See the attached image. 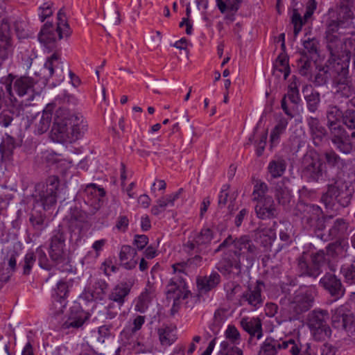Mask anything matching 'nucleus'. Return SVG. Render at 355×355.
<instances>
[{
  "label": "nucleus",
  "mask_w": 355,
  "mask_h": 355,
  "mask_svg": "<svg viewBox=\"0 0 355 355\" xmlns=\"http://www.w3.org/2000/svg\"><path fill=\"white\" fill-rule=\"evenodd\" d=\"M87 126L82 116L60 107L54 114L50 138L58 143H72L83 137Z\"/></svg>",
  "instance_id": "obj_1"
},
{
  "label": "nucleus",
  "mask_w": 355,
  "mask_h": 355,
  "mask_svg": "<svg viewBox=\"0 0 355 355\" xmlns=\"http://www.w3.org/2000/svg\"><path fill=\"white\" fill-rule=\"evenodd\" d=\"M343 22L340 20L332 21L325 33L326 46L334 62L342 59H344L343 61H349V54L355 42L345 37V33L343 31Z\"/></svg>",
  "instance_id": "obj_2"
},
{
  "label": "nucleus",
  "mask_w": 355,
  "mask_h": 355,
  "mask_svg": "<svg viewBox=\"0 0 355 355\" xmlns=\"http://www.w3.org/2000/svg\"><path fill=\"white\" fill-rule=\"evenodd\" d=\"M354 193V189L350 183L333 179L327 184V191L322 194L320 202L327 209H334L336 203L346 208L350 205Z\"/></svg>",
  "instance_id": "obj_3"
},
{
  "label": "nucleus",
  "mask_w": 355,
  "mask_h": 355,
  "mask_svg": "<svg viewBox=\"0 0 355 355\" xmlns=\"http://www.w3.org/2000/svg\"><path fill=\"white\" fill-rule=\"evenodd\" d=\"M321 208L315 205L299 202L295 208V215L300 218L302 225L306 230L314 228L317 233L325 228V222L332 219V216H321Z\"/></svg>",
  "instance_id": "obj_4"
},
{
  "label": "nucleus",
  "mask_w": 355,
  "mask_h": 355,
  "mask_svg": "<svg viewBox=\"0 0 355 355\" xmlns=\"http://www.w3.org/2000/svg\"><path fill=\"white\" fill-rule=\"evenodd\" d=\"M329 318L327 310L314 309L309 313L306 324L314 340L326 342L331 338V329L328 324Z\"/></svg>",
  "instance_id": "obj_5"
},
{
  "label": "nucleus",
  "mask_w": 355,
  "mask_h": 355,
  "mask_svg": "<svg viewBox=\"0 0 355 355\" xmlns=\"http://www.w3.org/2000/svg\"><path fill=\"white\" fill-rule=\"evenodd\" d=\"M60 179L58 176H49L46 183H39L35 186L36 198L40 201L43 209H48L55 205L58 194L60 193Z\"/></svg>",
  "instance_id": "obj_6"
},
{
  "label": "nucleus",
  "mask_w": 355,
  "mask_h": 355,
  "mask_svg": "<svg viewBox=\"0 0 355 355\" xmlns=\"http://www.w3.org/2000/svg\"><path fill=\"white\" fill-rule=\"evenodd\" d=\"M311 265H309L304 252L297 259L300 277H309L315 279L322 272L321 267L329 261L324 250H320L311 256Z\"/></svg>",
  "instance_id": "obj_7"
},
{
  "label": "nucleus",
  "mask_w": 355,
  "mask_h": 355,
  "mask_svg": "<svg viewBox=\"0 0 355 355\" xmlns=\"http://www.w3.org/2000/svg\"><path fill=\"white\" fill-rule=\"evenodd\" d=\"M331 321L335 328L345 331L351 340H355V317L345 305L335 309Z\"/></svg>",
  "instance_id": "obj_8"
},
{
  "label": "nucleus",
  "mask_w": 355,
  "mask_h": 355,
  "mask_svg": "<svg viewBox=\"0 0 355 355\" xmlns=\"http://www.w3.org/2000/svg\"><path fill=\"white\" fill-rule=\"evenodd\" d=\"M65 240L64 227L61 225H58V227L52 232L49 250L51 260L56 263H62L66 260Z\"/></svg>",
  "instance_id": "obj_9"
},
{
  "label": "nucleus",
  "mask_w": 355,
  "mask_h": 355,
  "mask_svg": "<svg viewBox=\"0 0 355 355\" xmlns=\"http://www.w3.org/2000/svg\"><path fill=\"white\" fill-rule=\"evenodd\" d=\"M320 284L336 300L342 297L345 293V288L340 280L335 274L327 272L320 278Z\"/></svg>",
  "instance_id": "obj_10"
},
{
  "label": "nucleus",
  "mask_w": 355,
  "mask_h": 355,
  "mask_svg": "<svg viewBox=\"0 0 355 355\" xmlns=\"http://www.w3.org/2000/svg\"><path fill=\"white\" fill-rule=\"evenodd\" d=\"M217 268L225 275L230 274L239 275L241 272V257L234 255L233 251L229 250L224 253Z\"/></svg>",
  "instance_id": "obj_11"
},
{
  "label": "nucleus",
  "mask_w": 355,
  "mask_h": 355,
  "mask_svg": "<svg viewBox=\"0 0 355 355\" xmlns=\"http://www.w3.org/2000/svg\"><path fill=\"white\" fill-rule=\"evenodd\" d=\"M302 174L308 182H318L323 175L322 163L311 157H305Z\"/></svg>",
  "instance_id": "obj_12"
},
{
  "label": "nucleus",
  "mask_w": 355,
  "mask_h": 355,
  "mask_svg": "<svg viewBox=\"0 0 355 355\" xmlns=\"http://www.w3.org/2000/svg\"><path fill=\"white\" fill-rule=\"evenodd\" d=\"M314 297L309 292H299L295 294L289 303V309L296 315L307 311L313 304Z\"/></svg>",
  "instance_id": "obj_13"
},
{
  "label": "nucleus",
  "mask_w": 355,
  "mask_h": 355,
  "mask_svg": "<svg viewBox=\"0 0 355 355\" xmlns=\"http://www.w3.org/2000/svg\"><path fill=\"white\" fill-rule=\"evenodd\" d=\"M35 82L33 78L21 76L13 83V89L21 97L26 96V100L33 101L37 92H35L34 86Z\"/></svg>",
  "instance_id": "obj_14"
},
{
  "label": "nucleus",
  "mask_w": 355,
  "mask_h": 355,
  "mask_svg": "<svg viewBox=\"0 0 355 355\" xmlns=\"http://www.w3.org/2000/svg\"><path fill=\"white\" fill-rule=\"evenodd\" d=\"M331 79L333 87L352 82L349 76V61H338L333 64Z\"/></svg>",
  "instance_id": "obj_15"
},
{
  "label": "nucleus",
  "mask_w": 355,
  "mask_h": 355,
  "mask_svg": "<svg viewBox=\"0 0 355 355\" xmlns=\"http://www.w3.org/2000/svg\"><path fill=\"white\" fill-rule=\"evenodd\" d=\"M349 227V223L343 218L335 219L329 230V234L326 236L322 233H317V236L321 240L327 241L333 239H341L347 232Z\"/></svg>",
  "instance_id": "obj_16"
},
{
  "label": "nucleus",
  "mask_w": 355,
  "mask_h": 355,
  "mask_svg": "<svg viewBox=\"0 0 355 355\" xmlns=\"http://www.w3.org/2000/svg\"><path fill=\"white\" fill-rule=\"evenodd\" d=\"M254 209L257 217L263 220L276 218L278 214L274 200L271 196L257 202Z\"/></svg>",
  "instance_id": "obj_17"
},
{
  "label": "nucleus",
  "mask_w": 355,
  "mask_h": 355,
  "mask_svg": "<svg viewBox=\"0 0 355 355\" xmlns=\"http://www.w3.org/2000/svg\"><path fill=\"white\" fill-rule=\"evenodd\" d=\"M11 46L10 24L8 20L3 18L0 21V59L4 60L8 58Z\"/></svg>",
  "instance_id": "obj_18"
},
{
  "label": "nucleus",
  "mask_w": 355,
  "mask_h": 355,
  "mask_svg": "<svg viewBox=\"0 0 355 355\" xmlns=\"http://www.w3.org/2000/svg\"><path fill=\"white\" fill-rule=\"evenodd\" d=\"M246 250L248 252L247 258L253 260L257 252V248L253 243L248 235H243L239 238H236L235 248L233 250L234 255L240 257L245 254L243 250Z\"/></svg>",
  "instance_id": "obj_19"
},
{
  "label": "nucleus",
  "mask_w": 355,
  "mask_h": 355,
  "mask_svg": "<svg viewBox=\"0 0 355 355\" xmlns=\"http://www.w3.org/2000/svg\"><path fill=\"white\" fill-rule=\"evenodd\" d=\"M307 124L314 145L315 146H320L327 135L326 128L322 125L319 119L316 117H309L307 120Z\"/></svg>",
  "instance_id": "obj_20"
},
{
  "label": "nucleus",
  "mask_w": 355,
  "mask_h": 355,
  "mask_svg": "<svg viewBox=\"0 0 355 355\" xmlns=\"http://www.w3.org/2000/svg\"><path fill=\"white\" fill-rule=\"evenodd\" d=\"M288 178H283L277 182L275 189V197L278 203L283 207H288L291 201L292 195L288 186L289 183Z\"/></svg>",
  "instance_id": "obj_21"
},
{
  "label": "nucleus",
  "mask_w": 355,
  "mask_h": 355,
  "mask_svg": "<svg viewBox=\"0 0 355 355\" xmlns=\"http://www.w3.org/2000/svg\"><path fill=\"white\" fill-rule=\"evenodd\" d=\"M191 294L189 291H180L174 284L167 288V300H173V303L171 309L170 314L173 316L179 311L181 304V300H185Z\"/></svg>",
  "instance_id": "obj_22"
},
{
  "label": "nucleus",
  "mask_w": 355,
  "mask_h": 355,
  "mask_svg": "<svg viewBox=\"0 0 355 355\" xmlns=\"http://www.w3.org/2000/svg\"><path fill=\"white\" fill-rule=\"evenodd\" d=\"M55 107V103H49L44 109L38 122L35 123L36 131L38 134L42 135L46 132L52 122L53 112Z\"/></svg>",
  "instance_id": "obj_23"
},
{
  "label": "nucleus",
  "mask_w": 355,
  "mask_h": 355,
  "mask_svg": "<svg viewBox=\"0 0 355 355\" xmlns=\"http://www.w3.org/2000/svg\"><path fill=\"white\" fill-rule=\"evenodd\" d=\"M58 33L52 23L46 22L40 31L38 39L47 48H52L57 40Z\"/></svg>",
  "instance_id": "obj_24"
},
{
  "label": "nucleus",
  "mask_w": 355,
  "mask_h": 355,
  "mask_svg": "<svg viewBox=\"0 0 355 355\" xmlns=\"http://www.w3.org/2000/svg\"><path fill=\"white\" fill-rule=\"evenodd\" d=\"M137 251L130 245H123L119 253V259L121 264L128 270L135 268L137 264V259H135Z\"/></svg>",
  "instance_id": "obj_25"
},
{
  "label": "nucleus",
  "mask_w": 355,
  "mask_h": 355,
  "mask_svg": "<svg viewBox=\"0 0 355 355\" xmlns=\"http://www.w3.org/2000/svg\"><path fill=\"white\" fill-rule=\"evenodd\" d=\"M108 284L102 279L94 278L91 282V286L88 288L87 294L90 295V299L93 300L103 298L104 295L107 290Z\"/></svg>",
  "instance_id": "obj_26"
},
{
  "label": "nucleus",
  "mask_w": 355,
  "mask_h": 355,
  "mask_svg": "<svg viewBox=\"0 0 355 355\" xmlns=\"http://www.w3.org/2000/svg\"><path fill=\"white\" fill-rule=\"evenodd\" d=\"M241 324L243 329L246 331L250 335V338L249 342L251 341L252 337H257L260 339L262 336V324L259 318H252L250 321L246 318H243L241 321Z\"/></svg>",
  "instance_id": "obj_27"
},
{
  "label": "nucleus",
  "mask_w": 355,
  "mask_h": 355,
  "mask_svg": "<svg viewBox=\"0 0 355 355\" xmlns=\"http://www.w3.org/2000/svg\"><path fill=\"white\" fill-rule=\"evenodd\" d=\"M56 295L54 297L53 306L55 309V313L58 315L63 312L64 298L68 293V286L66 282L60 281L57 284Z\"/></svg>",
  "instance_id": "obj_28"
},
{
  "label": "nucleus",
  "mask_w": 355,
  "mask_h": 355,
  "mask_svg": "<svg viewBox=\"0 0 355 355\" xmlns=\"http://www.w3.org/2000/svg\"><path fill=\"white\" fill-rule=\"evenodd\" d=\"M220 276L216 272H212L209 275H205L197 279L198 287L200 291L208 292L220 283Z\"/></svg>",
  "instance_id": "obj_29"
},
{
  "label": "nucleus",
  "mask_w": 355,
  "mask_h": 355,
  "mask_svg": "<svg viewBox=\"0 0 355 355\" xmlns=\"http://www.w3.org/2000/svg\"><path fill=\"white\" fill-rule=\"evenodd\" d=\"M130 291V286L126 282L121 283L116 286L110 294L109 295V300L114 302H116L119 306H121Z\"/></svg>",
  "instance_id": "obj_30"
},
{
  "label": "nucleus",
  "mask_w": 355,
  "mask_h": 355,
  "mask_svg": "<svg viewBox=\"0 0 355 355\" xmlns=\"http://www.w3.org/2000/svg\"><path fill=\"white\" fill-rule=\"evenodd\" d=\"M105 25L107 28L117 26L121 22L119 11L114 2L108 3L104 13Z\"/></svg>",
  "instance_id": "obj_31"
},
{
  "label": "nucleus",
  "mask_w": 355,
  "mask_h": 355,
  "mask_svg": "<svg viewBox=\"0 0 355 355\" xmlns=\"http://www.w3.org/2000/svg\"><path fill=\"white\" fill-rule=\"evenodd\" d=\"M263 286L262 282L257 281V285L252 290L248 289L246 292L243 293L242 297L248 301V304L253 306H257L262 302L261 300V288Z\"/></svg>",
  "instance_id": "obj_32"
},
{
  "label": "nucleus",
  "mask_w": 355,
  "mask_h": 355,
  "mask_svg": "<svg viewBox=\"0 0 355 355\" xmlns=\"http://www.w3.org/2000/svg\"><path fill=\"white\" fill-rule=\"evenodd\" d=\"M315 65V63L309 59L306 53H303L301 58L297 61V67L300 74L309 79L312 78L311 72Z\"/></svg>",
  "instance_id": "obj_33"
},
{
  "label": "nucleus",
  "mask_w": 355,
  "mask_h": 355,
  "mask_svg": "<svg viewBox=\"0 0 355 355\" xmlns=\"http://www.w3.org/2000/svg\"><path fill=\"white\" fill-rule=\"evenodd\" d=\"M332 67L322 66L318 69L315 74L310 79L315 86L320 87L326 85L329 80L331 78Z\"/></svg>",
  "instance_id": "obj_34"
},
{
  "label": "nucleus",
  "mask_w": 355,
  "mask_h": 355,
  "mask_svg": "<svg viewBox=\"0 0 355 355\" xmlns=\"http://www.w3.org/2000/svg\"><path fill=\"white\" fill-rule=\"evenodd\" d=\"M180 192V191L179 192L169 195L166 197H162L159 198L157 201V205L153 206V207L151 208V213L155 216H157L160 213L165 211L166 207L168 204L173 205L174 201L177 198H178Z\"/></svg>",
  "instance_id": "obj_35"
},
{
  "label": "nucleus",
  "mask_w": 355,
  "mask_h": 355,
  "mask_svg": "<svg viewBox=\"0 0 355 355\" xmlns=\"http://www.w3.org/2000/svg\"><path fill=\"white\" fill-rule=\"evenodd\" d=\"M15 148V142L14 138L7 135L2 141L0 145V153L1 154V160H10L13 150Z\"/></svg>",
  "instance_id": "obj_36"
},
{
  "label": "nucleus",
  "mask_w": 355,
  "mask_h": 355,
  "mask_svg": "<svg viewBox=\"0 0 355 355\" xmlns=\"http://www.w3.org/2000/svg\"><path fill=\"white\" fill-rule=\"evenodd\" d=\"M286 162L283 157H277L269 163L268 172L274 178L281 177L286 171Z\"/></svg>",
  "instance_id": "obj_37"
},
{
  "label": "nucleus",
  "mask_w": 355,
  "mask_h": 355,
  "mask_svg": "<svg viewBox=\"0 0 355 355\" xmlns=\"http://www.w3.org/2000/svg\"><path fill=\"white\" fill-rule=\"evenodd\" d=\"M213 239V232L209 228H203L194 236V241L200 252L203 246L209 245Z\"/></svg>",
  "instance_id": "obj_38"
},
{
  "label": "nucleus",
  "mask_w": 355,
  "mask_h": 355,
  "mask_svg": "<svg viewBox=\"0 0 355 355\" xmlns=\"http://www.w3.org/2000/svg\"><path fill=\"white\" fill-rule=\"evenodd\" d=\"M281 343L273 338H267L261 347L258 355H276Z\"/></svg>",
  "instance_id": "obj_39"
},
{
  "label": "nucleus",
  "mask_w": 355,
  "mask_h": 355,
  "mask_svg": "<svg viewBox=\"0 0 355 355\" xmlns=\"http://www.w3.org/2000/svg\"><path fill=\"white\" fill-rule=\"evenodd\" d=\"M46 215L44 211L33 209L31 213L29 221L33 227L38 231L42 230L45 226Z\"/></svg>",
  "instance_id": "obj_40"
},
{
  "label": "nucleus",
  "mask_w": 355,
  "mask_h": 355,
  "mask_svg": "<svg viewBox=\"0 0 355 355\" xmlns=\"http://www.w3.org/2000/svg\"><path fill=\"white\" fill-rule=\"evenodd\" d=\"M344 112L334 105H330L327 107L326 112L327 124L343 122Z\"/></svg>",
  "instance_id": "obj_41"
},
{
  "label": "nucleus",
  "mask_w": 355,
  "mask_h": 355,
  "mask_svg": "<svg viewBox=\"0 0 355 355\" xmlns=\"http://www.w3.org/2000/svg\"><path fill=\"white\" fill-rule=\"evenodd\" d=\"M217 6L222 13L227 11L236 12L243 0H216Z\"/></svg>",
  "instance_id": "obj_42"
},
{
  "label": "nucleus",
  "mask_w": 355,
  "mask_h": 355,
  "mask_svg": "<svg viewBox=\"0 0 355 355\" xmlns=\"http://www.w3.org/2000/svg\"><path fill=\"white\" fill-rule=\"evenodd\" d=\"M59 64H62L60 55L57 53H53L49 57L44 64V69L48 71V73L44 76L46 78L52 77L54 73V69L58 67Z\"/></svg>",
  "instance_id": "obj_43"
},
{
  "label": "nucleus",
  "mask_w": 355,
  "mask_h": 355,
  "mask_svg": "<svg viewBox=\"0 0 355 355\" xmlns=\"http://www.w3.org/2000/svg\"><path fill=\"white\" fill-rule=\"evenodd\" d=\"M343 123L348 129L354 130L350 135V138L352 139L355 140V110L354 109H347L345 111H344Z\"/></svg>",
  "instance_id": "obj_44"
},
{
  "label": "nucleus",
  "mask_w": 355,
  "mask_h": 355,
  "mask_svg": "<svg viewBox=\"0 0 355 355\" xmlns=\"http://www.w3.org/2000/svg\"><path fill=\"white\" fill-rule=\"evenodd\" d=\"M345 283L355 284V260L349 265L343 266L340 268Z\"/></svg>",
  "instance_id": "obj_45"
},
{
  "label": "nucleus",
  "mask_w": 355,
  "mask_h": 355,
  "mask_svg": "<svg viewBox=\"0 0 355 355\" xmlns=\"http://www.w3.org/2000/svg\"><path fill=\"white\" fill-rule=\"evenodd\" d=\"M349 135L342 137L333 139L331 142L336 146V148L345 154L349 153L353 148L352 143L349 141Z\"/></svg>",
  "instance_id": "obj_46"
},
{
  "label": "nucleus",
  "mask_w": 355,
  "mask_h": 355,
  "mask_svg": "<svg viewBox=\"0 0 355 355\" xmlns=\"http://www.w3.org/2000/svg\"><path fill=\"white\" fill-rule=\"evenodd\" d=\"M287 125L288 121L285 118H282L278 121L270 134V142L272 145L278 141L280 135L284 132Z\"/></svg>",
  "instance_id": "obj_47"
},
{
  "label": "nucleus",
  "mask_w": 355,
  "mask_h": 355,
  "mask_svg": "<svg viewBox=\"0 0 355 355\" xmlns=\"http://www.w3.org/2000/svg\"><path fill=\"white\" fill-rule=\"evenodd\" d=\"M268 190V186L265 182L257 181L254 187V190L252 192V200L254 202H258L262 198H267L268 196L266 195Z\"/></svg>",
  "instance_id": "obj_48"
},
{
  "label": "nucleus",
  "mask_w": 355,
  "mask_h": 355,
  "mask_svg": "<svg viewBox=\"0 0 355 355\" xmlns=\"http://www.w3.org/2000/svg\"><path fill=\"white\" fill-rule=\"evenodd\" d=\"M158 334L162 345H171L177 339L176 335L168 327L165 329H159Z\"/></svg>",
  "instance_id": "obj_49"
},
{
  "label": "nucleus",
  "mask_w": 355,
  "mask_h": 355,
  "mask_svg": "<svg viewBox=\"0 0 355 355\" xmlns=\"http://www.w3.org/2000/svg\"><path fill=\"white\" fill-rule=\"evenodd\" d=\"M218 355H243V354L240 348L224 340L220 345Z\"/></svg>",
  "instance_id": "obj_50"
},
{
  "label": "nucleus",
  "mask_w": 355,
  "mask_h": 355,
  "mask_svg": "<svg viewBox=\"0 0 355 355\" xmlns=\"http://www.w3.org/2000/svg\"><path fill=\"white\" fill-rule=\"evenodd\" d=\"M151 299V293L148 289H146L138 297V300L135 306L136 310L141 313L144 312L148 308Z\"/></svg>",
  "instance_id": "obj_51"
},
{
  "label": "nucleus",
  "mask_w": 355,
  "mask_h": 355,
  "mask_svg": "<svg viewBox=\"0 0 355 355\" xmlns=\"http://www.w3.org/2000/svg\"><path fill=\"white\" fill-rule=\"evenodd\" d=\"M275 67L280 72L284 73V78L286 80L291 72L287 55L281 53L276 60Z\"/></svg>",
  "instance_id": "obj_52"
},
{
  "label": "nucleus",
  "mask_w": 355,
  "mask_h": 355,
  "mask_svg": "<svg viewBox=\"0 0 355 355\" xmlns=\"http://www.w3.org/2000/svg\"><path fill=\"white\" fill-rule=\"evenodd\" d=\"M327 127L329 131L331 140L347 135L346 130L343 125L340 124V122L327 124Z\"/></svg>",
  "instance_id": "obj_53"
},
{
  "label": "nucleus",
  "mask_w": 355,
  "mask_h": 355,
  "mask_svg": "<svg viewBox=\"0 0 355 355\" xmlns=\"http://www.w3.org/2000/svg\"><path fill=\"white\" fill-rule=\"evenodd\" d=\"M288 349L292 355H300L302 350V345L299 340L289 339L281 343V349Z\"/></svg>",
  "instance_id": "obj_54"
},
{
  "label": "nucleus",
  "mask_w": 355,
  "mask_h": 355,
  "mask_svg": "<svg viewBox=\"0 0 355 355\" xmlns=\"http://www.w3.org/2000/svg\"><path fill=\"white\" fill-rule=\"evenodd\" d=\"M333 88L335 90V94L346 98L351 96L354 92V86L353 82L338 85Z\"/></svg>",
  "instance_id": "obj_55"
},
{
  "label": "nucleus",
  "mask_w": 355,
  "mask_h": 355,
  "mask_svg": "<svg viewBox=\"0 0 355 355\" xmlns=\"http://www.w3.org/2000/svg\"><path fill=\"white\" fill-rule=\"evenodd\" d=\"M306 101L308 110L311 112H315L320 102V94L318 92H312L306 96Z\"/></svg>",
  "instance_id": "obj_56"
},
{
  "label": "nucleus",
  "mask_w": 355,
  "mask_h": 355,
  "mask_svg": "<svg viewBox=\"0 0 355 355\" xmlns=\"http://www.w3.org/2000/svg\"><path fill=\"white\" fill-rule=\"evenodd\" d=\"M284 96H286V98H288L295 105H297L300 103V97L295 82H293L289 85L288 91Z\"/></svg>",
  "instance_id": "obj_57"
},
{
  "label": "nucleus",
  "mask_w": 355,
  "mask_h": 355,
  "mask_svg": "<svg viewBox=\"0 0 355 355\" xmlns=\"http://www.w3.org/2000/svg\"><path fill=\"white\" fill-rule=\"evenodd\" d=\"M225 337L231 342L232 345L239 344L240 334L238 329L233 325H229L225 331Z\"/></svg>",
  "instance_id": "obj_58"
},
{
  "label": "nucleus",
  "mask_w": 355,
  "mask_h": 355,
  "mask_svg": "<svg viewBox=\"0 0 355 355\" xmlns=\"http://www.w3.org/2000/svg\"><path fill=\"white\" fill-rule=\"evenodd\" d=\"M291 22L294 26V35L297 36L304 25L303 19L296 9L293 10Z\"/></svg>",
  "instance_id": "obj_59"
},
{
  "label": "nucleus",
  "mask_w": 355,
  "mask_h": 355,
  "mask_svg": "<svg viewBox=\"0 0 355 355\" xmlns=\"http://www.w3.org/2000/svg\"><path fill=\"white\" fill-rule=\"evenodd\" d=\"M183 276L185 275L183 274H175V276L172 278L171 283L168 285V288L172 284H174V286H176L180 291H188L187 289V284Z\"/></svg>",
  "instance_id": "obj_60"
},
{
  "label": "nucleus",
  "mask_w": 355,
  "mask_h": 355,
  "mask_svg": "<svg viewBox=\"0 0 355 355\" xmlns=\"http://www.w3.org/2000/svg\"><path fill=\"white\" fill-rule=\"evenodd\" d=\"M88 318V315H85L84 317L79 315L76 318L69 319L64 322V326L67 328H79L85 323V320H87Z\"/></svg>",
  "instance_id": "obj_61"
},
{
  "label": "nucleus",
  "mask_w": 355,
  "mask_h": 355,
  "mask_svg": "<svg viewBox=\"0 0 355 355\" xmlns=\"http://www.w3.org/2000/svg\"><path fill=\"white\" fill-rule=\"evenodd\" d=\"M325 161L331 166H336L340 161V157L334 150H329L324 154Z\"/></svg>",
  "instance_id": "obj_62"
},
{
  "label": "nucleus",
  "mask_w": 355,
  "mask_h": 355,
  "mask_svg": "<svg viewBox=\"0 0 355 355\" xmlns=\"http://www.w3.org/2000/svg\"><path fill=\"white\" fill-rule=\"evenodd\" d=\"M35 261V257L33 252L27 253L24 258V274L29 275L31 270Z\"/></svg>",
  "instance_id": "obj_63"
},
{
  "label": "nucleus",
  "mask_w": 355,
  "mask_h": 355,
  "mask_svg": "<svg viewBox=\"0 0 355 355\" xmlns=\"http://www.w3.org/2000/svg\"><path fill=\"white\" fill-rule=\"evenodd\" d=\"M25 23L16 21L15 24V31L19 39H26L30 36L29 31L25 28Z\"/></svg>",
  "instance_id": "obj_64"
}]
</instances>
